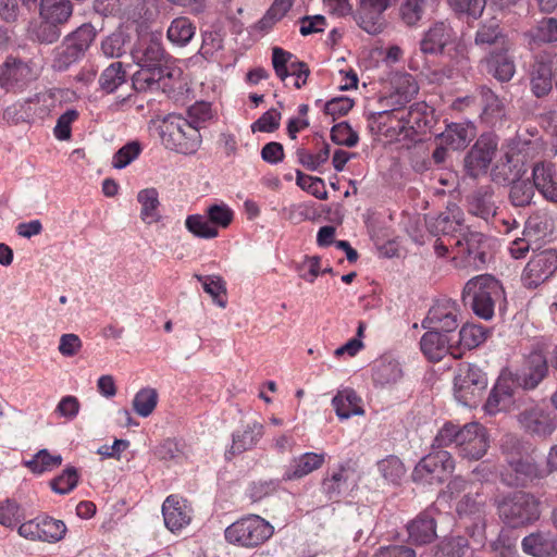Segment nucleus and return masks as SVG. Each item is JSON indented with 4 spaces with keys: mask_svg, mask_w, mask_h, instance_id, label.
Listing matches in <instances>:
<instances>
[{
    "mask_svg": "<svg viewBox=\"0 0 557 557\" xmlns=\"http://www.w3.org/2000/svg\"><path fill=\"white\" fill-rule=\"evenodd\" d=\"M500 481L511 487H527L544 479V470L529 454L527 444L515 435H506L502 441Z\"/></svg>",
    "mask_w": 557,
    "mask_h": 557,
    "instance_id": "obj_1",
    "label": "nucleus"
},
{
    "mask_svg": "<svg viewBox=\"0 0 557 557\" xmlns=\"http://www.w3.org/2000/svg\"><path fill=\"white\" fill-rule=\"evenodd\" d=\"M451 445L462 459L479 460L486 454L490 438L486 429L478 422L463 426L447 422L438 430L433 447L443 448Z\"/></svg>",
    "mask_w": 557,
    "mask_h": 557,
    "instance_id": "obj_2",
    "label": "nucleus"
},
{
    "mask_svg": "<svg viewBox=\"0 0 557 557\" xmlns=\"http://www.w3.org/2000/svg\"><path fill=\"white\" fill-rule=\"evenodd\" d=\"M461 298L465 305H470L475 315L491 320L494 317L496 305L505 301V290L494 276L481 274L466 283Z\"/></svg>",
    "mask_w": 557,
    "mask_h": 557,
    "instance_id": "obj_3",
    "label": "nucleus"
},
{
    "mask_svg": "<svg viewBox=\"0 0 557 557\" xmlns=\"http://www.w3.org/2000/svg\"><path fill=\"white\" fill-rule=\"evenodd\" d=\"M458 235L448 236L456 267L479 271L488 258V239L481 233L462 226L456 221Z\"/></svg>",
    "mask_w": 557,
    "mask_h": 557,
    "instance_id": "obj_4",
    "label": "nucleus"
},
{
    "mask_svg": "<svg viewBox=\"0 0 557 557\" xmlns=\"http://www.w3.org/2000/svg\"><path fill=\"white\" fill-rule=\"evenodd\" d=\"M502 521L510 528H524L539 520L541 502L533 494L512 492L495 500Z\"/></svg>",
    "mask_w": 557,
    "mask_h": 557,
    "instance_id": "obj_5",
    "label": "nucleus"
},
{
    "mask_svg": "<svg viewBox=\"0 0 557 557\" xmlns=\"http://www.w3.org/2000/svg\"><path fill=\"white\" fill-rule=\"evenodd\" d=\"M420 51L424 54H447L461 67L468 64L467 48L458 40L457 33L448 21H436L423 33L419 42Z\"/></svg>",
    "mask_w": 557,
    "mask_h": 557,
    "instance_id": "obj_6",
    "label": "nucleus"
},
{
    "mask_svg": "<svg viewBox=\"0 0 557 557\" xmlns=\"http://www.w3.org/2000/svg\"><path fill=\"white\" fill-rule=\"evenodd\" d=\"M163 146L183 154H193L201 145V135L197 126L181 115L170 114L160 125Z\"/></svg>",
    "mask_w": 557,
    "mask_h": 557,
    "instance_id": "obj_7",
    "label": "nucleus"
},
{
    "mask_svg": "<svg viewBox=\"0 0 557 557\" xmlns=\"http://www.w3.org/2000/svg\"><path fill=\"white\" fill-rule=\"evenodd\" d=\"M96 37L95 28L89 24H84L53 49L52 69L63 72L83 58Z\"/></svg>",
    "mask_w": 557,
    "mask_h": 557,
    "instance_id": "obj_8",
    "label": "nucleus"
},
{
    "mask_svg": "<svg viewBox=\"0 0 557 557\" xmlns=\"http://www.w3.org/2000/svg\"><path fill=\"white\" fill-rule=\"evenodd\" d=\"M517 422L525 434L540 438L549 437L557 429V417L552 409L545 403L534 400L520 408Z\"/></svg>",
    "mask_w": 557,
    "mask_h": 557,
    "instance_id": "obj_9",
    "label": "nucleus"
},
{
    "mask_svg": "<svg viewBox=\"0 0 557 557\" xmlns=\"http://www.w3.org/2000/svg\"><path fill=\"white\" fill-rule=\"evenodd\" d=\"M487 386V377L482 370L470 363L460 364L454 379V395L463 406L474 407Z\"/></svg>",
    "mask_w": 557,
    "mask_h": 557,
    "instance_id": "obj_10",
    "label": "nucleus"
},
{
    "mask_svg": "<svg viewBox=\"0 0 557 557\" xmlns=\"http://www.w3.org/2000/svg\"><path fill=\"white\" fill-rule=\"evenodd\" d=\"M273 534V527L259 516L251 515L237 520L225 530V539L245 547H255Z\"/></svg>",
    "mask_w": 557,
    "mask_h": 557,
    "instance_id": "obj_11",
    "label": "nucleus"
},
{
    "mask_svg": "<svg viewBox=\"0 0 557 557\" xmlns=\"http://www.w3.org/2000/svg\"><path fill=\"white\" fill-rule=\"evenodd\" d=\"M455 469V460L447 450H436L424 458L414 467L413 481L434 484L442 483Z\"/></svg>",
    "mask_w": 557,
    "mask_h": 557,
    "instance_id": "obj_12",
    "label": "nucleus"
},
{
    "mask_svg": "<svg viewBox=\"0 0 557 557\" xmlns=\"http://www.w3.org/2000/svg\"><path fill=\"white\" fill-rule=\"evenodd\" d=\"M67 528L62 520L42 515L18 527V534L30 541H40L54 544L64 539Z\"/></svg>",
    "mask_w": 557,
    "mask_h": 557,
    "instance_id": "obj_13",
    "label": "nucleus"
},
{
    "mask_svg": "<svg viewBox=\"0 0 557 557\" xmlns=\"http://www.w3.org/2000/svg\"><path fill=\"white\" fill-rule=\"evenodd\" d=\"M509 372L512 385L517 391L518 388L534 389L548 374L547 359L540 351L531 352L523 359L519 369L515 372L509 370Z\"/></svg>",
    "mask_w": 557,
    "mask_h": 557,
    "instance_id": "obj_14",
    "label": "nucleus"
},
{
    "mask_svg": "<svg viewBox=\"0 0 557 557\" xmlns=\"http://www.w3.org/2000/svg\"><path fill=\"white\" fill-rule=\"evenodd\" d=\"M557 270V251L545 249L534 253L527 263L522 282L528 288H536L554 275Z\"/></svg>",
    "mask_w": 557,
    "mask_h": 557,
    "instance_id": "obj_15",
    "label": "nucleus"
},
{
    "mask_svg": "<svg viewBox=\"0 0 557 557\" xmlns=\"http://www.w3.org/2000/svg\"><path fill=\"white\" fill-rule=\"evenodd\" d=\"M460 309L451 299L437 300L422 321V327L442 333L454 332L460 323Z\"/></svg>",
    "mask_w": 557,
    "mask_h": 557,
    "instance_id": "obj_16",
    "label": "nucleus"
},
{
    "mask_svg": "<svg viewBox=\"0 0 557 557\" xmlns=\"http://www.w3.org/2000/svg\"><path fill=\"white\" fill-rule=\"evenodd\" d=\"M497 146L498 141L494 135H481L465 158L467 173L472 177L486 173Z\"/></svg>",
    "mask_w": 557,
    "mask_h": 557,
    "instance_id": "obj_17",
    "label": "nucleus"
},
{
    "mask_svg": "<svg viewBox=\"0 0 557 557\" xmlns=\"http://www.w3.org/2000/svg\"><path fill=\"white\" fill-rule=\"evenodd\" d=\"M133 61L138 66L170 67L168 54L164 51L160 38L153 35H146L138 39L131 49Z\"/></svg>",
    "mask_w": 557,
    "mask_h": 557,
    "instance_id": "obj_18",
    "label": "nucleus"
},
{
    "mask_svg": "<svg viewBox=\"0 0 557 557\" xmlns=\"http://www.w3.org/2000/svg\"><path fill=\"white\" fill-rule=\"evenodd\" d=\"M39 76V69L34 62L9 58L0 73V85L10 89H20Z\"/></svg>",
    "mask_w": 557,
    "mask_h": 557,
    "instance_id": "obj_19",
    "label": "nucleus"
},
{
    "mask_svg": "<svg viewBox=\"0 0 557 557\" xmlns=\"http://www.w3.org/2000/svg\"><path fill=\"white\" fill-rule=\"evenodd\" d=\"M524 158L517 147H508L493 169V181L498 184H510L521 178L527 172Z\"/></svg>",
    "mask_w": 557,
    "mask_h": 557,
    "instance_id": "obj_20",
    "label": "nucleus"
},
{
    "mask_svg": "<svg viewBox=\"0 0 557 557\" xmlns=\"http://www.w3.org/2000/svg\"><path fill=\"white\" fill-rule=\"evenodd\" d=\"M510 377L509 370L502 371L484 405L486 413L493 416L510 409L515 403L517 393Z\"/></svg>",
    "mask_w": 557,
    "mask_h": 557,
    "instance_id": "obj_21",
    "label": "nucleus"
},
{
    "mask_svg": "<svg viewBox=\"0 0 557 557\" xmlns=\"http://www.w3.org/2000/svg\"><path fill=\"white\" fill-rule=\"evenodd\" d=\"M139 67L132 77L133 87L136 91L144 92L159 89L165 91L172 88L169 81L174 76L175 71L171 67Z\"/></svg>",
    "mask_w": 557,
    "mask_h": 557,
    "instance_id": "obj_22",
    "label": "nucleus"
},
{
    "mask_svg": "<svg viewBox=\"0 0 557 557\" xmlns=\"http://www.w3.org/2000/svg\"><path fill=\"white\" fill-rule=\"evenodd\" d=\"M391 0H359L357 21L369 34H379L384 27L383 13L389 8Z\"/></svg>",
    "mask_w": 557,
    "mask_h": 557,
    "instance_id": "obj_23",
    "label": "nucleus"
},
{
    "mask_svg": "<svg viewBox=\"0 0 557 557\" xmlns=\"http://www.w3.org/2000/svg\"><path fill=\"white\" fill-rule=\"evenodd\" d=\"M474 44L484 50H506L511 48L507 36L500 27V22L496 17L480 23L474 36Z\"/></svg>",
    "mask_w": 557,
    "mask_h": 557,
    "instance_id": "obj_24",
    "label": "nucleus"
},
{
    "mask_svg": "<svg viewBox=\"0 0 557 557\" xmlns=\"http://www.w3.org/2000/svg\"><path fill=\"white\" fill-rule=\"evenodd\" d=\"M400 362L392 356H382L372 364V382L376 387L387 388L403 380Z\"/></svg>",
    "mask_w": 557,
    "mask_h": 557,
    "instance_id": "obj_25",
    "label": "nucleus"
},
{
    "mask_svg": "<svg viewBox=\"0 0 557 557\" xmlns=\"http://www.w3.org/2000/svg\"><path fill=\"white\" fill-rule=\"evenodd\" d=\"M165 527L172 532L178 531L190 522V508L187 502L176 495L166 497L162 505Z\"/></svg>",
    "mask_w": 557,
    "mask_h": 557,
    "instance_id": "obj_26",
    "label": "nucleus"
},
{
    "mask_svg": "<svg viewBox=\"0 0 557 557\" xmlns=\"http://www.w3.org/2000/svg\"><path fill=\"white\" fill-rule=\"evenodd\" d=\"M533 186L552 202H557L556 172L553 163L537 162L532 170Z\"/></svg>",
    "mask_w": 557,
    "mask_h": 557,
    "instance_id": "obj_27",
    "label": "nucleus"
},
{
    "mask_svg": "<svg viewBox=\"0 0 557 557\" xmlns=\"http://www.w3.org/2000/svg\"><path fill=\"white\" fill-rule=\"evenodd\" d=\"M394 91L383 100L385 106L404 107L418 94L419 86L409 73H397L392 79Z\"/></svg>",
    "mask_w": 557,
    "mask_h": 557,
    "instance_id": "obj_28",
    "label": "nucleus"
},
{
    "mask_svg": "<svg viewBox=\"0 0 557 557\" xmlns=\"http://www.w3.org/2000/svg\"><path fill=\"white\" fill-rule=\"evenodd\" d=\"M325 461L324 454L305 453L292 459L289 466L283 473L284 481L299 480L317 469H320Z\"/></svg>",
    "mask_w": 557,
    "mask_h": 557,
    "instance_id": "obj_29",
    "label": "nucleus"
},
{
    "mask_svg": "<svg viewBox=\"0 0 557 557\" xmlns=\"http://www.w3.org/2000/svg\"><path fill=\"white\" fill-rule=\"evenodd\" d=\"M525 554L533 557H557V539L548 532H535L521 542Z\"/></svg>",
    "mask_w": 557,
    "mask_h": 557,
    "instance_id": "obj_30",
    "label": "nucleus"
},
{
    "mask_svg": "<svg viewBox=\"0 0 557 557\" xmlns=\"http://www.w3.org/2000/svg\"><path fill=\"white\" fill-rule=\"evenodd\" d=\"M475 137V128L469 123H451L440 135L442 144L451 150L466 148Z\"/></svg>",
    "mask_w": 557,
    "mask_h": 557,
    "instance_id": "obj_31",
    "label": "nucleus"
},
{
    "mask_svg": "<svg viewBox=\"0 0 557 557\" xmlns=\"http://www.w3.org/2000/svg\"><path fill=\"white\" fill-rule=\"evenodd\" d=\"M361 398L349 387L343 388L332 399L336 416L341 420L349 419L352 416H362L364 410L361 407Z\"/></svg>",
    "mask_w": 557,
    "mask_h": 557,
    "instance_id": "obj_32",
    "label": "nucleus"
},
{
    "mask_svg": "<svg viewBox=\"0 0 557 557\" xmlns=\"http://www.w3.org/2000/svg\"><path fill=\"white\" fill-rule=\"evenodd\" d=\"M530 85L533 95L537 98L549 94L553 88V70L548 61L535 60L530 72Z\"/></svg>",
    "mask_w": 557,
    "mask_h": 557,
    "instance_id": "obj_33",
    "label": "nucleus"
},
{
    "mask_svg": "<svg viewBox=\"0 0 557 557\" xmlns=\"http://www.w3.org/2000/svg\"><path fill=\"white\" fill-rule=\"evenodd\" d=\"M509 50H491L486 57L488 72L500 82L510 81L516 73L515 62L508 54Z\"/></svg>",
    "mask_w": 557,
    "mask_h": 557,
    "instance_id": "obj_34",
    "label": "nucleus"
},
{
    "mask_svg": "<svg viewBox=\"0 0 557 557\" xmlns=\"http://www.w3.org/2000/svg\"><path fill=\"white\" fill-rule=\"evenodd\" d=\"M263 434V426L258 422L247 424L243 430H238L233 433V441L230 450L226 453V457L230 455L242 454L248 449H251Z\"/></svg>",
    "mask_w": 557,
    "mask_h": 557,
    "instance_id": "obj_35",
    "label": "nucleus"
},
{
    "mask_svg": "<svg viewBox=\"0 0 557 557\" xmlns=\"http://www.w3.org/2000/svg\"><path fill=\"white\" fill-rule=\"evenodd\" d=\"M446 335L442 332L430 330L420 341V347L424 356L431 361L442 360L449 352L451 346Z\"/></svg>",
    "mask_w": 557,
    "mask_h": 557,
    "instance_id": "obj_36",
    "label": "nucleus"
},
{
    "mask_svg": "<svg viewBox=\"0 0 557 557\" xmlns=\"http://www.w3.org/2000/svg\"><path fill=\"white\" fill-rule=\"evenodd\" d=\"M350 475L349 468L339 465L323 479L322 491L329 499H336L348 492Z\"/></svg>",
    "mask_w": 557,
    "mask_h": 557,
    "instance_id": "obj_37",
    "label": "nucleus"
},
{
    "mask_svg": "<svg viewBox=\"0 0 557 557\" xmlns=\"http://www.w3.org/2000/svg\"><path fill=\"white\" fill-rule=\"evenodd\" d=\"M435 521L429 513H421L408 525V535L411 543L423 545L436 537Z\"/></svg>",
    "mask_w": 557,
    "mask_h": 557,
    "instance_id": "obj_38",
    "label": "nucleus"
},
{
    "mask_svg": "<svg viewBox=\"0 0 557 557\" xmlns=\"http://www.w3.org/2000/svg\"><path fill=\"white\" fill-rule=\"evenodd\" d=\"M196 34V25L187 16L173 18L166 29L168 40L176 47L187 46Z\"/></svg>",
    "mask_w": 557,
    "mask_h": 557,
    "instance_id": "obj_39",
    "label": "nucleus"
},
{
    "mask_svg": "<svg viewBox=\"0 0 557 557\" xmlns=\"http://www.w3.org/2000/svg\"><path fill=\"white\" fill-rule=\"evenodd\" d=\"M530 46H541L557 41V20L547 17L540 21L534 27L524 33Z\"/></svg>",
    "mask_w": 557,
    "mask_h": 557,
    "instance_id": "obj_40",
    "label": "nucleus"
},
{
    "mask_svg": "<svg viewBox=\"0 0 557 557\" xmlns=\"http://www.w3.org/2000/svg\"><path fill=\"white\" fill-rule=\"evenodd\" d=\"M492 193L488 189L480 188L474 191L468 202V211L472 215L481 218L484 221H488L495 216L496 208L492 200Z\"/></svg>",
    "mask_w": 557,
    "mask_h": 557,
    "instance_id": "obj_41",
    "label": "nucleus"
},
{
    "mask_svg": "<svg viewBox=\"0 0 557 557\" xmlns=\"http://www.w3.org/2000/svg\"><path fill=\"white\" fill-rule=\"evenodd\" d=\"M137 201L140 203V219L146 224H152L160 220L159 193L156 188H145L137 194Z\"/></svg>",
    "mask_w": 557,
    "mask_h": 557,
    "instance_id": "obj_42",
    "label": "nucleus"
},
{
    "mask_svg": "<svg viewBox=\"0 0 557 557\" xmlns=\"http://www.w3.org/2000/svg\"><path fill=\"white\" fill-rule=\"evenodd\" d=\"M434 227L436 232L442 233L444 237H438L434 242V251L438 257H445L451 249L448 236L458 235L456 221H451L448 215H440L435 220Z\"/></svg>",
    "mask_w": 557,
    "mask_h": 557,
    "instance_id": "obj_43",
    "label": "nucleus"
},
{
    "mask_svg": "<svg viewBox=\"0 0 557 557\" xmlns=\"http://www.w3.org/2000/svg\"><path fill=\"white\" fill-rule=\"evenodd\" d=\"M479 97L482 106V116L488 123H494L504 116V103L494 91L482 86L479 89Z\"/></svg>",
    "mask_w": 557,
    "mask_h": 557,
    "instance_id": "obj_44",
    "label": "nucleus"
},
{
    "mask_svg": "<svg viewBox=\"0 0 557 557\" xmlns=\"http://www.w3.org/2000/svg\"><path fill=\"white\" fill-rule=\"evenodd\" d=\"M389 110H383L377 112L379 117L387 116L391 121H398L401 123V129L404 128H414V125L419 124L420 121V111L419 104H412L409 108L399 107V106H391Z\"/></svg>",
    "mask_w": 557,
    "mask_h": 557,
    "instance_id": "obj_45",
    "label": "nucleus"
},
{
    "mask_svg": "<svg viewBox=\"0 0 557 557\" xmlns=\"http://www.w3.org/2000/svg\"><path fill=\"white\" fill-rule=\"evenodd\" d=\"M72 15L70 0H41L40 16L42 20H50L57 23H65Z\"/></svg>",
    "mask_w": 557,
    "mask_h": 557,
    "instance_id": "obj_46",
    "label": "nucleus"
},
{
    "mask_svg": "<svg viewBox=\"0 0 557 557\" xmlns=\"http://www.w3.org/2000/svg\"><path fill=\"white\" fill-rule=\"evenodd\" d=\"M132 48L131 38L124 32L112 33L101 42V51L107 58H121Z\"/></svg>",
    "mask_w": 557,
    "mask_h": 557,
    "instance_id": "obj_47",
    "label": "nucleus"
},
{
    "mask_svg": "<svg viewBox=\"0 0 557 557\" xmlns=\"http://www.w3.org/2000/svg\"><path fill=\"white\" fill-rule=\"evenodd\" d=\"M62 463V456L60 454L52 455L48 449H40L30 460L24 462L34 474H42L47 471H52Z\"/></svg>",
    "mask_w": 557,
    "mask_h": 557,
    "instance_id": "obj_48",
    "label": "nucleus"
},
{
    "mask_svg": "<svg viewBox=\"0 0 557 557\" xmlns=\"http://www.w3.org/2000/svg\"><path fill=\"white\" fill-rule=\"evenodd\" d=\"M55 97L51 91L40 92L27 99V104L29 106V121L35 119L44 120L49 116L55 107Z\"/></svg>",
    "mask_w": 557,
    "mask_h": 557,
    "instance_id": "obj_49",
    "label": "nucleus"
},
{
    "mask_svg": "<svg viewBox=\"0 0 557 557\" xmlns=\"http://www.w3.org/2000/svg\"><path fill=\"white\" fill-rule=\"evenodd\" d=\"M471 549L468 540L462 536L442 542L432 557H469Z\"/></svg>",
    "mask_w": 557,
    "mask_h": 557,
    "instance_id": "obj_50",
    "label": "nucleus"
},
{
    "mask_svg": "<svg viewBox=\"0 0 557 557\" xmlns=\"http://www.w3.org/2000/svg\"><path fill=\"white\" fill-rule=\"evenodd\" d=\"M126 73L121 62L110 64L100 75L99 85L101 89L108 94L115 91L125 83Z\"/></svg>",
    "mask_w": 557,
    "mask_h": 557,
    "instance_id": "obj_51",
    "label": "nucleus"
},
{
    "mask_svg": "<svg viewBox=\"0 0 557 557\" xmlns=\"http://www.w3.org/2000/svg\"><path fill=\"white\" fill-rule=\"evenodd\" d=\"M185 226L190 233L200 238L211 239L219 235L218 228L212 225L208 216L201 214L188 215Z\"/></svg>",
    "mask_w": 557,
    "mask_h": 557,
    "instance_id": "obj_52",
    "label": "nucleus"
},
{
    "mask_svg": "<svg viewBox=\"0 0 557 557\" xmlns=\"http://www.w3.org/2000/svg\"><path fill=\"white\" fill-rule=\"evenodd\" d=\"M158 404V393L154 388L146 387L138 391L133 399L135 412L143 417H149Z\"/></svg>",
    "mask_w": 557,
    "mask_h": 557,
    "instance_id": "obj_53",
    "label": "nucleus"
},
{
    "mask_svg": "<svg viewBox=\"0 0 557 557\" xmlns=\"http://www.w3.org/2000/svg\"><path fill=\"white\" fill-rule=\"evenodd\" d=\"M509 199L515 207H525L534 197V186L529 180H517L510 183Z\"/></svg>",
    "mask_w": 557,
    "mask_h": 557,
    "instance_id": "obj_54",
    "label": "nucleus"
},
{
    "mask_svg": "<svg viewBox=\"0 0 557 557\" xmlns=\"http://www.w3.org/2000/svg\"><path fill=\"white\" fill-rule=\"evenodd\" d=\"M487 334L482 325L466 324L459 331V344L467 349L475 348L486 341Z\"/></svg>",
    "mask_w": 557,
    "mask_h": 557,
    "instance_id": "obj_55",
    "label": "nucleus"
},
{
    "mask_svg": "<svg viewBox=\"0 0 557 557\" xmlns=\"http://www.w3.org/2000/svg\"><path fill=\"white\" fill-rule=\"evenodd\" d=\"M377 469L382 476L393 484L398 483L405 474V467L396 456H388L379 461Z\"/></svg>",
    "mask_w": 557,
    "mask_h": 557,
    "instance_id": "obj_56",
    "label": "nucleus"
},
{
    "mask_svg": "<svg viewBox=\"0 0 557 557\" xmlns=\"http://www.w3.org/2000/svg\"><path fill=\"white\" fill-rule=\"evenodd\" d=\"M294 54L280 48L273 47L272 49V65L276 76L281 81H285L289 76L290 64L296 62Z\"/></svg>",
    "mask_w": 557,
    "mask_h": 557,
    "instance_id": "obj_57",
    "label": "nucleus"
},
{
    "mask_svg": "<svg viewBox=\"0 0 557 557\" xmlns=\"http://www.w3.org/2000/svg\"><path fill=\"white\" fill-rule=\"evenodd\" d=\"M206 213L212 225L216 228H226L234 218L233 210L224 202L209 206Z\"/></svg>",
    "mask_w": 557,
    "mask_h": 557,
    "instance_id": "obj_58",
    "label": "nucleus"
},
{
    "mask_svg": "<svg viewBox=\"0 0 557 557\" xmlns=\"http://www.w3.org/2000/svg\"><path fill=\"white\" fill-rule=\"evenodd\" d=\"M196 278L201 282L206 293H208L213 301L221 308H225L226 301L220 299L222 294L226 293L225 283L220 276H201L196 275Z\"/></svg>",
    "mask_w": 557,
    "mask_h": 557,
    "instance_id": "obj_59",
    "label": "nucleus"
},
{
    "mask_svg": "<svg viewBox=\"0 0 557 557\" xmlns=\"http://www.w3.org/2000/svg\"><path fill=\"white\" fill-rule=\"evenodd\" d=\"M141 152L138 141H131L120 148L112 158V165L115 169H124L136 160Z\"/></svg>",
    "mask_w": 557,
    "mask_h": 557,
    "instance_id": "obj_60",
    "label": "nucleus"
},
{
    "mask_svg": "<svg viewBox=\"0 0 557 557\" xmlns=\"http://www.w3.org/2000/svg\"><path fill=\"white\" fill-rule=\"evenodd\" d=\"M297 185L307 190L318 199L324 200L327 198V191L325 190L324 181L320 177L310 176L297 171Z\"/></svg>",
    "mask_w": 557,
    "mask_h": 557,
    "instance_id": "obj_61",
    "label": "nucleus"
},
{
    "mask_svg": "<svg viewBox=\"0 0 557 557\" xmlns=\"http://www.w3.org/2000/svg\"><path fill=\"white\" fill-rule=\"evenodd\" d=\"M77 483V470L74 467H67L59 476L51 481L50 485L55 493L64 495L74 490Z\"/></svg>",
    "mask_w": 557,
    "mask_h": 557,
    "instance_id": "obj_62",
    "label": "nucleus"
},
{
    "mask_svg": "<svg viewBox=\"0 0 557 557\" xmlns=\"http://www.w3.org/2000/svg\"><path fill=\"white\" fill-rule=\"evenodd\" d=\"M331 139L341 146L355 147L358 144L359 136L347 122H341L332 127Z\"/></svg>",
    "mask_w": 557,
    "mask_h": 557,
    "instance_id": "obj_63",
    "label": "nucleus"
},
{
    "mask_svg": "<svg viewBox=\"0 0 557 557\" xmlns=\"http://www.w3.org/2000/svg\"><path fill=\"white\" fill-rule=\"evenodd\" d=\"M424 3V0H404L400 16L406 25L413 26L422 18Z\"/></svg>",
    "mask_w": 557,
    "mask_h": 557,
    "instance_id": "obj_64",
    "label": "nucleus"
}]
</instances>
